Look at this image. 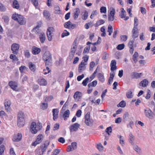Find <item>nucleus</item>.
Listing matches in <instances>:
<instances>
[{"label":"nucleus","mask_w":155,"mask_h":155,"mask_svg":"<svg viewBox=\"0 0 155 155\" xmlns=\"http://www.w3.org/2000/svg\"><path fill=\"white\" fill-rule=\"evenodd\" d=\"M17 125L19 127H22L25 124V115L24 113L20 111L17 115Z\"/></svg>","instance_id":"nucleus-1"},{"label":"nucleus","mask_w":155,"mask_h":155,"mask_svg":"<svg viewBox=\"0 0 155 155\" xmlns=\"http://www.w3.org/2000/svg\"><path fill=\"white\" fill-rule=\"evenodd\" d=\"M43 59L44 61L45 65H49L52 62L51 55L49 51H46L44 54Z\"/></svg>","instance_id":"nucleus-2"},{"label":"nucleus","mask_w":155,"mask_h":155,"mask_svg":"<svg viewBox=\"0 0 155 155\" xmlns=\"http://www.w3.org/2000/svg\"><path fill=\"white\" fill-rule=\"evenodd\" d=\"M20 47L19 44L16 43H14L12 45L11 49L12 53L15 54H18Z\"/></svg>","instance_id":"nucleus-3"},{"label":"nucleus","mask_w":155,"mask_h":155,"mask_svg":"<svg viewBox=\"0 0 155 155\" xmlns=\"http://www.w3.org/2000/svg\"><path fill=\"white\" fill-rule=\"evenodd\" d=\"M144 112L146 117L149 119H153V113L150 108H148L147 110L145 109Z\"/></svg>","instance_id":"nucleus-4"},{"label":"nucleus","mask_w":155,"mask_h":155,"mask_svg":"<svg viewBox=\"0 0 155 155\" xmlns=\"http://www.w3.org/2000/svg\"><path fill=\"white\" fill-rule=\"evenodd\" d=\"M80 126V125L78 123H75L70 126V130L71 132L77 131Z\"/></svg>","instance_id":"nucleus-5"},{"label":"nucleus","mask_w":155,"mask_h":155,"mask_svg":"<svg viewBox=\"0 0 155 155\" xmlns=\"http://www.w3.org/2000/svg\"><path fill=\"white\" fill-rule=\"evenodd\" d=\"M82 96V94L81 92L77 91L74 93L73 97L74 99L77 101H79V99H81Z\"/></svg>","instance_id":"nucleus-6"},{"label":"nucleus","mask_w":155,"mask_h":155,"mask_svg":"<svg viewBox=\"0 0 155 155\" xmlns=\"http://www.w3.org/2000/svg\"><path fill=\"white\" fill-rule=\"evenodd\" d=\"M87 64L84 63L83 60L79 65L78 67V72L79 73L83 71H84L86 68L85 65Z\"/></svg>","instance_id":"nucleus-7"},{"label":"nucleus","mask_w":155,"mask_h":155,"mask_svg":"<svg viewBox=\"0 0 155 155\" xmlns=\"http://www.w3.org/2000/svg\"><path fill=\"white\" fill-rule=\"evenodd\" d=\"M36 123L35 122H32L30 126V130L31 132L33 134H35L38 132V130L36 129Z\"/></svg>","instance_id":"nucleus-8"},{"label":"nucleus","mask_w":155,"mask_h":155,"mask_svg":"<svg viewBox=\"0 0 155 155\" xmlns=\"http://www.w3.org/2000/svg\"><path fill=\"white\" fill-rule=\"evenodd\" d=\"M8 85L13 90L16 91L18 87L17 83L15 81H10L8 83Z\"/></svg>","instance_id":"nucleus-9"},{"label":"nucleus","mask_w":155,"mask_h":155,"mask_svg":"<svg viewBox=\"0 0 155 155\" xmlns=\"http://www.w3.org/2000/svg\"><path fill=\"white\" fill-rule=\"evenodd\" d=\"M45 143L47 145H46L45 143H44L41 146V152H39V155H42L44 153L45 151L47 146L49 144V142L48 140L46 141Z\"/></svg>","instance_id":"nucleus-10"},{"label":"nucleus","mask_w":155,"mask_h":155,"mask_svg":"<svg viewBox=\"0 0 155 155\" xmlns=\"http://www.w3.org/2000/svg\"><path fill=\"white\" fill-rule=\"evenodd\" d=\"M22 135L21 133H18L17 135H15L14 136L12 140L15 142H19L21 140Z\"/></svg>","instance_id":"nucleus-11"},{"label":"nucleus","mask_w":155,"mask_h":155,"mask_svg":"<svg viewBox=\"0 0 155 155\" xmlns=\"http://www.w3.org/2000/svg\"><path fill=\"white\" fill-rule=\"evenodd\" d=\"M53 116V119L56 120L58 117V113L59 110L58 109H53L52 110Z\"/></svg>","instance_id":"nucleus-12"},{"label":"nucleus","mask_w":155,"mask_h":155,"mask_svg":"<svg viewBox=\"0 0 155 155\" xmlns=\"http://www.w3.org/2000/svg\"><path fill=\"white\" fill-rule=\"evenodd\" d=\"M11 101L8 100H5V102L4 103V105L5 109L7 111H8L9 109L11 104Z\"/></svg>","instance_id":"nucleus-13"},{"label":"nucleus","mask_w":155,"mask_h":155,"mask_svg":"<svg viewBox=\"0 0 155 155\" xmlns=\"http://www.w3.org/2000/svg\"><path fill=\"white\" fill-rule=\"evenodd\" d=\"M141 73H137L135 72H132L131 74V77L132 78H138L141 77Z\"/></svg>","instance_id":"nucleus-14"},{"label":"nucleus","mask_w":155,"mask_h":155,"mask_svg":"<svg viewBox=\"0 0 155 155\" xmlns=\"http://www.w3.org/2000/svg\"><path fill=\"white\" fill-rule=\"evenodd\" d=\"M148 81L146 79H144L140 82L139 85L143 87H146L148 85Z\"/></svg>","instance_id":"nucleus-15"},{"label":"nucleus","mask_w":155,"mask_h":155,"mask_svg":"<svg viewBox=\"0 0 155 155\" xmlns=\"http://www.w3.org/2000/svg\"><path fill=\"white\" fill-rule=\"evenodd\" d=\"M130 137L129 139V141L130 143L133 145L134 144V140H135L134 136L131 133L129 134Z\"/></svg>","instance_id":"nucleus-16"},{"label":"nucleus","mask_w":155,"mask_h":155,"mask_svg":"<svg viewBox=\"0 0 155 155\" xmlns=\"http://www.w3.org/2000/svg\"><path fill=\"white\" fill-rule=\"evenodd\" d=\"M18 20L17 21L21 25H23L25 24L24 22V17L21 15H19Z\"/></svg>","instance_id":"nucleus-17"},{"label":"nucleus","mask_w":155,"mask_h":155,"mask_svg":"<svg viewBox=\"0 0 155 155\" xmlns=\"http://www.w3.org/2000/svg\"><path fill=\"white\" fill-rule=\"evenodd\" d=\"M12 7L13 8L18 9L19 7V5L18 2L16 0H14L12 5Z\"/></svg>","instance_id":"nucleus-18"},{"label":"nucleus","mask_w":155,"mask_h":155,"mask_svg":"<svg viewBox=\"0 0 155 155\" xmlns=\"http://www.w3.org/2000/svg\"><path fill=\"white\" fill-rule=\"evenodd\" d=\"M39 39L41 43H43L45 40V35L44 33L42 32L39 35Z\"/></svg>","instance_id":"nucleus-19"},{"label":"nucleus","mask_w":155,"mask_h":155,"mask_svg":"<svg viewBox=\"0 0 155 155\" xmlns=\"http://www.w3.org/2000/svg\"><path fill=\"white\" fill-rule=\"evenodd\" d=\"M70 112L69 110H67L65 111L64 112L63 114V117L64 118V120H67L66 118L69 117Z\"/></svg>","instance_id":"nucleus-20"},{"label":"nucleus","mask_w":155,"mask_h":155,"mask_svg":"<svg viewBox=\"0 0 155 155\" xmlns=\"http://www.w3.org/2000/svg\"><path fill=\"white\" fill-rule=\"evenodd\" d=\"M80 12V10L78 8H76V11L74 12V14L73 16L74 20H76L78 18Z\"/></svg>","instance_id":"nucleus-21"},{"label":"nucleus","mask_w":155,"mask_h":155,"mask_svg":"<svg viewBox=\"0 0 155 155\" xmlns=\"http://www.w3.org/2000/svg\"><path fill=\"white\" fill-rule=\"evenodd\" d=\"M93 120L92 119H90L87 121L85 120V123L86 125L90 127H91L93 125Z\"/></svg>","instance_id":"nucleus-22"},{"label":"nucleus","mask_w":155,"mask_h":155,"mask_svg":"<svg viewBox=\"0 0 155 155\" xmlns=\"http://www.w3.org/2000/svg\"><path fill=\"white\" fill-rule=\"evenodd\" d=\"M40 81H39V85L42 86H46L47 84L46 80L43 78L40 77Z\"/></svg>","instance_id":"nucleus-23"},{"label":"nucleus","mask_w":155,"mask_h":155,"mask_svg":"<svg viewBox=\"0 0 155 155\" xmlns=\"http://www.w3.org/2000/svg\"><path fill=\"white\" fill-rule=\"evenodd\" d=\"M32 54L34 55L39 54V48L33 46L32 49Z\"/></svg>","instance_id":"nucleus-24"},{"label":"nucleus","mask_w":155,"mask_h":155,"mask_svg":"<svg viewBox=\"0 0 155 155\" xmlns=\"http://www.w3.org/2000/svg\"><path fill=\"white\" fill-rule=\"evenodd\" d=\"M104 22L105 21L104 20H100L97 21L96 23L94 24V26L96 27H97L99 25L103 24Z\"/></svg>","instance_id":"nucleus-25"},{"label":"nucleus","mask_w":155,"mask_h":155,"mask_svg":"<svg viewBox=\"0 0 155 155\" xmlns=\"http://www.w3.org/2000/svg\"><path fill=\"white\" fill-rule=\"evenodd\" d=\"M32 32L35 33L36 34H39V24H38L35 27L32 29Z\"/></svg>","instance_id":"nucleus-26"},{"label":"nucleus","mask_w":155,"mask_h":155,"mask_svg":"<svg viewBox=\"0 0 155 155\" xmlns=\"http://www.w3.org/2000/svg\"><path fill=\"white\" fill-rule=\"evenodd\" d=\"M54 10L55 11L59 12H56L55 14L60 15L62 14V11L61 10L60 7L58 5H56L54 7Z\"/></svg>","instance_id":"nucleus-27"},{"label":"nucleus","mask_w":155,"mask_h":155,"mask_svg":"<svg viewBox=\"0 0 155 155\" xmlns=\"http://www.w3.org/2000/svg\"><path fill=\"white\" fill-rule=\"evenodd\" d=\"M29 68L30 70L34 72L35 70V66L31 62H30L29 63Z\"/></svg>","instance_id":"nucleus-28"},{"label":"nucleus","mask_w":155,"mask_h":155,"mask_svg":"<svg viewBox=\"0 0 155 155\" xmlns=\"http://www.w3.org/2000/svg\"><path fill=\"white\" fill-rule=\"evenodd\" d=\"M98 78L99 80L102 82H104L105 79H104V76L101 73H99L98 74Z\"/></svg>","instance_id":"nucleus-29"},{"label":"nucleus","mask_w":155,"mask_h":155,"mask_svg":"<svg viewBox=\"0 0 155 155\" xmlns=\"http://www.w3.org/2000/svg\"><path fill=\"white\" fill-rule=\"evenodd\" d=\"M6 34L7 36L10 38H12L13 37V35H12V31L11 29H8L6 32Z\"/></svg>","instance_id":"nucleus-30"},{"label":"nucleus","mask_w":155,"mask_h":155,"mask_svg":"<svg viewBox=\"0 0 155 155\" xmlns=\"http://www.w3.org/2000/svg\"><path fill=\"white\" fill-rule=\"evenodd\" d=\"M48 107V105L47 103H43L41 105V109L43 110L46 109Z\"/></svg>","instance_id":"nucleus-31"},{"label":"nucleus","mask_w":155,"mask_h":155,"mask_svg":"<svg viewBox=\"0 0 155 155\" xmlns=\"http://www.w3.org/2000/svg\"><path fill=\"white\" fill-rule=\"evenodd\" d=\"M129 114L128 112H125L123 115V117L124 122L127 121L129 119Z\"/></svg>","instance_id":"nucleus-32"},{"label":"nucleus","mask_w":155,"mask_h":155,"mask_svg":"<svg viewBox=\"0 0 155 155\" xmlns=\"http://www.w3.org/2000/svg\"><path fill=\"white\" fill-rule=\"evenodd\" d=\"M134 149L138 153H140L141 152L140 148L137 145H135L133 147Z\"/></svg>","instance_id":"nucleus-33"},{"label":"nucleus","mask_w":155,"mask_h":155,"mask_svg":"<svg viewBox=\"0 0 155 155\" xmlns=\"http://www.w3.org/2000/svg\"><path fill=\"white\" fill-rule=\"evenodd\" d=\"M125 47V45L124 44H121L118 45L116 47V48L119 50H121Z\"/></svg>","instance_id":"nucleus-34"},{"label":"nucleus","mask_w":155,"mask_h":155,"mask_svg":"<svg viewBox=\"0 0 155 155\" xmlns=\"http://www.w3.org/2000/svg\"><path fill=\"white\" fill-rule=\"evenodd\" d=\"M48 65H47L46 67V69H44L43 70V74L45 75H46L47 74L50 73L51 71L49 69V68L48 66Z\"/></svg>","instance_id":"nucleus-35"},{"label":"nucleus","mask_w":155,"mask_h":155,"mask_svg":"<svg viewBox=\"0 0 155 155\" xmlns=\"http://www.w3.org/2000/svg\"><path fill=\"white\" fill-rule=\"evenodd\" d=\"M19 15L18 14L15 13L13 14L12 16V18L14 20L16 21L18 20L19 16Z\"/></svg>","instance_id":"nucleus-36"},{"label":"nucleus","mask_w":155,"mask_h":155,"mask_svg":"<svg viewBox=\"0 0 155 155\" xmlns=\"http://www.w3.org/2000/svg\"><path fill=\"white\" fill-rule=\"evenodd\" d=\"M112 131V128L111 126L107 127L105 130L106 132L109 135H110V133H111Z\"/></svg>","instance_id":"nucleus-37"},{"label":"nucleus","mask_w":155,"mask_h":155,"mask_svg":"<svg viewBox=\"0 0 155 155\" xmlns=\"http://www.w3.org/2000/svg\"><path fill=\"white\" fill-rule=\"evenodd\" d=\"M132 37L133 38V39H134L137 38L138 36V31H134L132 32Z\"/></svg>","instance_id":"nucleus-38"},{"label":"nucleus","mask_w":155,"mask_h":155,"mask_svg":"<svg viewBox=\"0 0 155 155\" xmlns=\"http://www.w3.org/2000/svg\"><path fill=\"white\" fill-rule=\"evenodd\" d=\"M126 96L127 98H132L133 96L132 92L130 91H129L127 93Z\"/></svg>","instance_id":"nucleus-39"},{"label":"nucleus","mask_w":155,"mask_h":155,"mask_svg":"<svg viewBox=\"0 0 155 155\" xmlns=\"http://www.w3.org/2000/svg\"><path fill=\"white\" fill-rule=\"evenodd\" d=\"M43 15L44 16L46 19H49L50 18V15L48 12L47 10H45L43 12Z\"/></svg>","instance_id":"nucleus-40"},{"label":"nucleus","mask_w":155,"mask_h":155,"mask_svg":"<svg viewBox=\"0 0 155 155\" xmlns=\"http://www.w3.org/2000/svg\"><path fill=\"white\" fill-rule=\"evenodd\" d=\"M70 34L69 32L68 31L66 30H64L63 32L61 34V37L62 38H64L65 36H68Z\"/></svg>","instance_id":"nucleus-41"},{"label":"nucleus","mask_w":155,"mask_h":155,"mask_svg":"<svg viewBox=\"0 0 155 155\" xmlns=\"http://www.w3.org/2000/svg\"><path fill=\"white\" fill-rule=\"evenodd\" d=\"M70 23H71V22L70 21L66 22L64 25V27L70 29Z\"/></svg>","instance_id":"nucleus-42"},{"label":"nucleus","mask_w":155,"mask_h":155,"mask_svg":"<svg viewBox=\"0 0 155 155\" xmlns=\"http://www.w3.org/2000/svg\"><path fill=\"white\" fill-rule=\"evenodd\" d=\"M47 35L49 41H51L52 40V35L51 32L47 31Z\"/></svg>","instance_id":"nucleus-43"},{"label":"nucleus","mask_w":155,"mask_h":155,"mask_svg":"<svg viewBox=\"0 0 155 155\" xmlns=\"http://www.w3.org/2000/svg\"><path fill=\"white\" fill-rule=\"evenodd\" d=\"M6 10V8L3 4L0 3V11L2 12H5Z\"/></svg>","instance_id":"nucleus-44"},{"label":"nucleus","mask_w":155,"mask_h":155,"mask_svg":"<svg viewBox=\"0 0 155 155\" xmlns=\"http://www.w3.org/2000/svg\"><path fill=\"white\" fill-rule=\"evenodd\" d=\"M90 48V46H88L87 47H86L84 49L83 52V54H84L87 53H89V50Z\"/></svg>","instance_id":"nucleus-45"},{"label":"nucleus","mask_w":155,"mask_h":155,"mask_svg":"<svg viewBox=\"0 0 155 155\" xmlns=\"http://www.w3.org/2000/svg\"><path fill=\"white\" fill-rule=\"evenodd\" d=\"M72 148L73 150H75L77 147V143L76 142H72L71 145H70Z\"/></svg>","instance_id":"nucleus-46"},{"label":"nucleus","mask_w":155,"mask_h":155,"mask_svg":"<svg viewBox=\"0 0 155 155\" xmlns=\"http://www.w3.org/2000/svg\"><path fill=\"white\" fill-rule=\"evenodd\" d=\"M119 106L120 107H124L126 105V103L124 101H122L119 103Z\"/></svg>","instance_id":"nucleus-47"},{"label":"nucleus","mask_w":155,"mask_h":155,"mask_svg":"<svg viewBox=\"0 0 155 155\" xmlns=\"http://www.w3.org/2000/svg\"><path fill=\"white\" fill-rule=\"evenodd\" d=\"M110 10H111L110 11V14L109 15L112 16H114L115 13V9L113 7H111L110 8Z\"/></svg>","instance_id":"nucleus-48"},{"label":"nucleus","mask_w":155,"mask_h":155,"mask_svg":"<svg viewBox=\"0 0 155 155\" xmlns=\"http://www.w3.org/2000/svg\"><path fill=\"white\" fill-rule=\"evenodd\" d=\"M2 19L4 20V22L8 23L9 21V18L8 16L5 15L2 17Z\"/></svg>","instance_id":"nucleus-49"},{"label":"nucleus","mask_w":155,"mask_h":155,"mask_svg":"<svg viewBox=\"0 0 155 155\" xmlns=\"http://www.w3.org/2000/svg\"><path fill=\"white\" fill-rule=\"evenodd\" d=\"M97 148L100 151H102L103 150V146L100 143L97 144Z\"/></svg>","instance_id":"nucleus-50"},{"label":"nucleus","mask_w":155,"mask_h":155,"mask_svg":"<svg viewBox=\"0 0 155 155\" xmlns=\"http://www.w3.org/2000/svg\"><path fill=\"white\" fill-rule=\"evenodd\" d=\"M38 144H39V135L37 136L36 140L32 143V145L33 146H35Z\"/></svg>","instance_id":"nucleus-51"},{"label":"nucleus","mask_w":155,"mask_h":155,"mask_svg":"<svg viewBox=\"0 0 155 155\" xmlns=\"http://www.w3.org/2000/svg\"><path fill=\"white\" fill-rule=\"evenodd\" d=\"M100 10L101 13H105L107 12L106 8L104 6L101 7L100 9Z\"/></svg>","instance_id":"nucleus-52"},{"label":"nucleus","mask_w":155,"mask_h":155,"mask_svg":"<svg viewBox=\"0 0 155 155\" xmlns=\"http://www.w3.org/2000/svg\"><path fill=\"white\" fill-rule=\"evenodd\" d=\"M5 149V146L3 145H2L0 146V155H2L4 153Z\"/></svg>","instance_id":"nucleus-53"},{"label":"nucleus","mask_w":155,"mask_h":155,"mask_svg":"<svg viewBox=\"0 0 155 155\" xmlns=\"http://www.w3.org/2000/svg\"><path fill=\"white\" fill-rule=\"evenodd\" d=\"M135 40L134 39H132L130 40L128 43V45L129 47H133V43L134 42Z\"/></svg>","instance_id":"nucleus-54"},{"label":"nucleus","mask_w":155,"mask_h":155,"mask_svg":"<svg viewBox=\"0 0 155 155\" xmlns=\"http://www.w3.org/2000/svg\"><path fill=\"white\" fill-rule=\"evenodd\" d=\"M60 150L59 149H55L54 151L52 152V155H57L60 152Z\"/></svg>","instance_id":"nucleus-55"},{"label":"nucleus","mask_w":155,"mask_h":155,"mask_svg":"<svg viewBox=\"0 0 155 155\" xmlns=\"http://www.w3.org/2000/svg\"><path fill=\"white\" fill-rule=\"evenodd\" d=\"M10 58L11 59L15 61H18V59L17 58V56L13 54H11L10 55Z\"/></svg>","instance_id":"nucleus-56"},{"label":"nucleus","mask_w":155,"mask_h":155,"mask_svg":"<svg viewBox=\"0 0 155 155\" xmlns=\"http://www.w3.org/2000/svg\"><path fill=\"white\" fill-rule=\"evenodd\" d=\"M127 36L126 35H121L120 36V40L123 41H125L127 39Z\"/></svg>","instance_id":"nucleus-57"},{"label":"nucleus","mask_w":155,"mask_h":155,"mask_svg":"<svg viewBox=\"0 0 155 155\" xmlns=\"http://www.w3.org/2000/svg\"><path fill=\"white\" fill-rule=\"evenodd\" d=\"M89 78H87L85 79L82 82V84L84 86H86L88 82Z\"/></svg>","instance_id":"nucleus-58"},{"label":"nucleus","mask_w":155,"mask_h":155,"mask_svg":"<svg viewBox=\"0 0 155 155\" xmlns=\"http://www.w3.org/2000/svg\"><path fill=\"white\" fill-rule=\"evenodd\" d=\"M25 57L27 58L30 57V54L28 50H27L25 51Z\"/></svg>","instance_id":"nucleus-59"},{"label":"nucleus","mask_w":155,"mask_h":155,"mask_svg":"<svg viewBox=\"0 0 155 155\" xmlns=\"http://www.w3.org/2000/svg\"><path fill=\"white\" fill-rule=\"evenodd\" d=\"M97 11L95 10L93 11L90 16V18L91 19L93 18L94 17L95 15H97Z\"/></svg>","instance_id":"nucleus-60"},{"label":"nucleus","mask_w":155,"mask_h":155,"mask_svg":"<svg viewBox=\"0 0 155 155\" xmlns=\"http://www.w3.org/2000/svg\"><path fill=\"white\" fill-rule=\"evenodd\" d=\"M90 113L89 112H87V113L86 114L85 116V120L87 121L90 119Z\"/></svg>","instance_id":"nucleus-61"},{"label":"nucleus","mask_w":155,"mask_h":155,"mask_svg":"<svg viewBox=\"0 0 155 155\" xmlns=\"http://www.w3.org/2000/svg\"><path fill=\"white\" fill-rule=\"evenodd\" d=\"M88 16V13L87 11L85 10L84 14V18H83V19L84 20H86Z\"/></svg>","instance_id":"nucleus-62"},{"label":"nucleus","mask_w":155,"mask_h":155,"mask_svg":"<svg viewBox=\"0 0 155 155\" xmlns=\"http://www.w3.org/2000/svg\"><path fill=\"white\" fill-rule=\"evenodd\" d=\"M60 124L59 123H56L54 124V127L53 130L54 131L58 129L59 128Z\"/></svg>","instance_id":"nucleus-63"},{"label":"nucleus","mask_w":155,"mask_h":155,"mask_svg":"<svg viewBox=\"0 0 155 155\" xmlns=\"http://www.w3.org/2000/svg\"><path fill=\"white\" fill-rule=\"evenodd\" d=\"M81 110H79L77 111L76 114V115L77 117H79L81 116Z\"/></svg>","instance_id":"nucleus-64"}]
</instances>
